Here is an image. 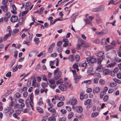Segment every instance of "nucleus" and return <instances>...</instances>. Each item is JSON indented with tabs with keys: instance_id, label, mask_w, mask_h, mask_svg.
Masks as SVG:
<instances>
[{
	"instance_id": "62",
	"label": "nucleus",
	"mask_w": 121,
	"mask_h": 121,
	"mask_svg": "<svg viewBox=\"0 0 121 121\" xmlns=\"http://www.w3.org/2000/svg\"><path fill=\"white\" fill-rule=\"evenodd\" d=\"M60 112L62 114H65L67 112L64 109L61 110Z\"/></svg>"
},
{
	"instance_id": "56",
	"label": "nucleus",
	"mask_w": 121,
	"mask_h": 121,
	"mask_svg": "<svg viewBox=\"0 0 121 121\" xmlns=\"http://www.w3.org/2000/svg\"><path fill=\"white\" fill-rule=\"evenodd\" d=\"M15 95L16 97L17 98H20L21 96V95L20 94L18 93H17L15 94Z\"/></svg>"
},
{
	"instance_id": "63",
	"label": "nucleus",
	"mask_w": 121,
	"mask_h": 121,
	"mask_svg": "<svg viewBox=\"0 0 121 121\" xmlns=\"http://www.w3.org/2000/svg\"><path fill=\"white\" fill-rule=\"evenodd\" d=\"M108 99V96L107 95L105 96L103 100L104 101H106Z\"/></svg>"
},
{
	"instance_id": "18",
	"label": "nucleus",
	"mask_w": 121,
	"mask_h": 121,
	"mask_svg": "<svg viewBox=\"0 0 121 121\" xmlns=\"http://www.w3.org/2000/svg\"><path fill=\"white\" fill-rule=\"evenodd\" d=\"M56 118L54 117L50 116L48 119V121H56Z\"/></svg>"
},
{
	"instance_id": "48",
	"label": "nucleus",
	"mask_w": 121,
	"mask_h": 121,
	"mask_svg": "<svg viewBox=\"0 0 121 121\" xmlns=\"http://www.w3.org/2000/svg\"><path fill=\"white\" fill-rule=\"evenodd\" d=\"M5 15L7 16L8 18H9L11 17V13L9 12H8L5 14Z\"/></svg>"
},
{
	"instance_id": "3",
	"label": "nucleus",
	"mask_w": 121,
	"mask_h": 121,
	"mask_svg": "<svg viewBox=\"0 0 121 121\" xmlns=\"http://www.w3.org/2000/svg\"><path fill=\"white\" fill-rule=\"evenodd\" d=\"M77 103L76 99L75 98H73L70 99L69 101L67 102V104L69 105L71 104L72 105H75Z\"/></svg>"
},
{
	"instance_id": "33",
	"label": "nucleus",
	"mask_w": 121,
	"mask_h": 121,
	"mask_svg": "<svg viewBox=\"0 0 121 121\" xmlns=\"http://www.w3.org/2000/svg\"><path fill=\"white\" fill-rule=\"evenodd\" d=\"M91 63H93L96 62L97 59L95 58H93L91 57Z\"/></svg>"
},
{
	"instance_id": "57",
	"label": "nucleus",
	"mask_w": 121,
	"mask_h": 121,
	"mask_svg": "<svg viewBox=\"0 0 121 121\" xmlns=\"http://www.w3.org/2000/svg\"><path fill=\"white\" fill-rule=\"evenodd\" d=\"M11 93V92H7L4 95H3L1 96V98H3L4 97H5L6 96H7L9 95V94L10 93Z\"/></svg>"
},
{
	"instance_id": "64",
	"label": "nucleus",
	"mask_w": 121,
	"mask_h": 121,
	"mask_svg": "<svg viewBox=\"0 0 121 121\" xmlns=\"http://www.w3.org/2000/svg\"><path fill=\"white\" fill-rule=\"evenodd\" d=\"M117 76L119 79H121V73H118L117 74Z\"/></svg>"
},
{
	"instance_id": "10",
	"label": "nucleus",
	"mask_w": 121,
	"mask_h": 121,
	"mask_svg": "<svg viewBox=\"0 0 121 121\" xmlns=\"http://www.w3.org/2000/svg\"><path fill=\"white\" fill-rule=\"evenodd\" d=\"M26 11H23L22 13V18L23 19H24L25 17V15L28 12V8H25Z\"/></svg>"
},
{
	"instance_id": "11",
	"label": "nucleus",
	"mask_w": 121,
	"mask_h": 121,
	"mask_svg": "<svg viewBox=\"0 0 121 121\" xmlns=\"http://www.w3.org/2000/svg\"><path fill=\"white\" fill-rule=\"evenodd\" d=\"M100 88L99 87H96L93 90V92L95 94V93H97L99 92L100 90Z\"/></svg>"
},
{
	"instance_id": "32",
	"label": "nucleus",
	"mask_w": 121,
	"mask_h": 121,
	"mask_svg": "<svg viewBox=\"0 0 121 121\" xmlns=\"http://www.w3.org/2000/svg\"><path fill=\"white\" fill-rule=\"evenodd\" d=\"M107 33V32H104L103 31H101L100 32H98L97 33V34L98 35H105Z\"/></svg>"
},
{
	"instance_id": "28",
	"label": "nucleus",
	"mask_w": 121,
	"mask_h": 121,
	"mask_svg": "<svg viewBox=\"0 0 121 121\" xmlns=\"http://www.w3.org/2000/svg\"><path fill=\"white\" fill-rule=\"evenodd\" d=\"M19 31L18 29H14L13 30V33H12L13 35H14L16 34Z\"/></svg>"
},
{
	"instance_id": "45",
	"label": "nucleus",
	"mask_w": 121,
	"mask_h": 121,
	"mask_svg": "<svg viewBox=\"0 0 121 121\" xmlns=\"http://www.w3.org/2000/svg\"><path fill=\"white\" fill-rule=\"evenodd\" d=\"M84 21L87 24H90L91 25V23L90 22V20L88 19H86L84 20Z\"/></svg>"
},
{
	"instance_id": "39",
	"label": "nucleus",
	"mask_w": 121,
	"mask_h": 121,
	"mask_svg": "<svg viewBox=\"0 0 121 121\" xmlns=\"http://www.w3.org/2000/svg\"><path fill=\"white\" fill-rule=\"evenodd\" d=\"M24 19L22 18H22H20L19 19L18 22L20 25H22V24L23 22V19Z\"/></svg>"
},
{
	"instance_id": "16",
	"label": "nucleus",
	"mask_w": 121,
	"mask_h": 121,
	"mask_svg": "<svg viewBox=\"0 0 121 121\" xmlns=\"http://www.w3.org/2000/svg\"><path fill=\"white\" fill-rule=\"evenodd\" d=\"M28 33L29 35L28 37L26 39V40L27 41H30L31 39L33 37V34H31L30 35L29 33Z\"/></svg>"
},
{
	"instance_id": "23",
	"label": "nucleus",
	"mask_w": 121,
	"mask_h": 121,
	"mask_svg": "<svg viewBox=\"0 0 121 121\" xmlns=\"http://www.w3.org/2000/svg\"><path fill=\"white\" fill-rule=\"evenodd\" d=\"M85 97H86V98L88 97V95L87 94H86L83 95V94H81L80 96V99L81 100H82L85 98Z\"/></svg>"
},
{
	"instance_id": "38",
	"label": "nucleus",
	"mask_w": 121,
	"mask_h": 121,
	"mask_svg": "<svg viewBox=\"0 0 121 121\" xmlns=\"http://www.w3.org/2000/svg\"><path fill=\"white\" fill-rule=\"evenodd\" d=\"M44 111L43 109L41 108L38 107V112L41 113H43Z\"/></svg>"
},
{
	"instance_id": "59",
	"label": "nucleus",
	"mask_w": 121,
	"mask_h": 121,
	"mask_svg": "<svg viewBox=\"0 0 121 121\" xmlns=\"http://www.w3.org/2000/svg\"><path fill=\"white\" fill-rule=\"evenodd\" d=\"M30 41L26 42L24 41L23 42V43L24 44H26L28 45H30Z\"/></svg>"
},
{
	"instance_id": "13",
	"label": "nucleus",
	"mask_w": 121,
	"mask_h": 121,
	"mask_svg": "<svg viewBox=\"0 0 121 121\" xmlns=\"http://www.w3.org/2000/svg\"><path fill=\"white\" fill-rule=\"evenodd\" d=\"M29 103L30 106L32 108V109L33 110H34V108H33V106L32 104H31L30 102L29 101V99H27L26 100V104L27 106L28 105V104Z\"/></svg>"
},
{
	"instance_id": "49",
	"label": "nucleus",
	"mask_w": 121,
	"mask_h": 121,
	"mask_svg": "<svg viewBox=\"0 0 121 121\" xmlns=\"http://www.w3.org/2000/svg\"><path fill=\"white\" fill-rule=\"evenodd\" d=\"M58 115V113H57L56 111H55V112H53L52 113V117H56Z\"/></svg>"
},
{
	"instance_id": "37",
	"label": "nucleus",
	"mask_w": 121,
	"mask_h": 121,
	"mask_svg": "<svg viewBox=\"0 0 121 121\" xmlns=\"http://www.w3.org/2000/svg\"><path fill=\"white\" fill-rule=\"evenodd\" d=\"M14 105V103L13 101H11L10 102L9 106L10 107L12 108L13 107Z\"/></svg>"
},
{
	"instance_id": "54",
	"label": "nucleus",
	"mask_w": 121,
	"mask_h": 121,
	"mask_svg": "<svg viewBox=\"0 0 121 121\" xmlns=\"http://www.w3.org/2000/svg\"><path fill=\"white\" fill-rule=\"evenodd\" d=\"M78 67V65L77 64H74L73 65L72 67L74 69L77 68Z\"/></svg>"
},
{
	"instance_id": "7",
	"label": "nucleus",
	"mask_w": 121,
	"mask_h": 121,
	"mask_svg": "<svg viewBox=\"0 0 121 121\" xmlns=\"http://www.w3.org/2000/svg\"><path fill=\"white\" fill-rule=\"evenodd\" d=\"M18 17L15 15H12L10 18L11 21L13 22H15L17 21L18 20Z\"/></svg>"
},
{
	"instance_id": "19",
	"label": "nucleus",
	"mask_w": 121,
	"mask_h": 121,
	"mask_svg": "<svg viewBox=\"0 0 121 121\" xmlns=\"http://www.w3.org/2000/svg\"><path fill=\"white\" fill-rule=\"evenodd\" d=\"M96 70L99 72H101L103 70L102 66L99 65L98 66L96 69Z\"/></svg>"
},
{
	"instance_id": "21",
	"label": "nucleus",
	"mask_w": 121,
	"mask_h": 121,
	"mask_svg": "<svg viewBox=\"0 0 121 121\" xmlns=\"http://www.w3.org/2000/svg\"><path fill=\"white\" fill-rule=\"evenodd\" d=\"M36 81L35 78H34L32 81V86L37 87L38 84L36 83Z\"/></svg>"
},
{
	"instance_id": "1",
	"label": "nucleus",
	"mask_w": 121,
	"mask_h": 121,
	"mask_svg": "<svg viewBox=\"0 0 121 121\" xmlns=\"http://www.w3.org/2000/svg\"><path fill=\"white\" fill-rule=\"evenodd\" d=\"M54 77L55 80H57L61 76L62 73L61 71H59V68H57L54 71Z\"/></svg>"
},
{
	"instance_id": "44",
	"label": "nucleus",
	"mask_w": 121,
	"mask_h": 121,
	"mask_svg": "<svg viewBox=\"0 0 121 121\" xmlns=\"http://www.w3.org/2000/svg\"><path fill=\"white\" fill-rule=\"evenodd\" d=\"M59 121H66V119L65 117H64L60 118L59 119Z\"/></svg>"
},
{
	"instance_id": "20",
	"label": "nucleus",
	"mask_w": 121,
	"mask_h": 121,
	"mask_svg": "<svg viewBox=\"0 0 121 121\" xmlns=\"http://www.w3.org/2000/svg\"><path fill=\"white\" fill-rule=\"evenodd\" d=\"M96 21L97 23H99L102 22L101 19L98 16H97L96 18Z\"/></svg>"
},
{
	"instance_id": "46",
	"label": "nucleus",
	"mask_w": 121,
	"mask_h": 121,
	"mask_svg": "<svg viewBox=\"0 0 121 121\" xmlns=\"http://www.w3.org/2000/svg\"><path fill=\"white\" fill-rule=\"evenodd\" d=\"M98 115V113L97 112H95L92 113V116L93 117H95L97 116Z\"/></svg>"
},
{
	"instance_id": "40",
	"label": "nucleus",
	"mask_w": 121,
	"mask_h": 121,
	"mask_svg": "<svg viewBox=\"0 0 121 121\" xmlns=\"http://www.w3.org/2000/svg\"><path fill=\"white\" fill-rule=\"evenodd\" d=\"M75 59L76 61L78 62L79 61L80 59V57L78 55H76L75 56Z\"/></svg>"
},
{
	"instance_id": "12",
	"label": "nucleus",
	"mask_w": 121,
	"mask_h": 121,
	"mask_svg": "<svg viewBox=\"0 0 121 121\" xmlns=\"http://www.w3.org/2000/svg\"><path fill=\"white\" fill-rule=\"evenodd\" d=\"M104 10V8H94L92 9V11L93 12H98Z\"/></svg>"
},
{
	"instance_id": "25",
	"label": "nucleus",
	"mask_w": 121,
	"mask_h": 121,
	"mask_svg": "<svg viewBox=\"0 0 121 121\" xmlns=\"http://www.w3.org/2000/svg\"><path fill=\"white\" fill-rule=\"evenodd\" d=\"M48 84L49 83L48 82L47 83L43 82L41 84V86L43 88H44L45 87L47 86V85H48Z\"/></svg>"
},
{
	"instance_id": "2",
	"label": "nucleus",
	"mask_w": 121,
	"mask_h": 121,
	"mask_svg": "<svg viewBox=\"0 0 121 121\" xmlns=\"http://www.w3.org/2000/svg\"><path fill=\"white\" fill-rule=\"evenodd\" d=\"M48 81L50 83V87L52 89H55L56 86L55 84V81L53 78L48 79Z\"/></svg>"
},
{
	"instance_id": "5",
	"label": "nucleus",
	"mask_w": 121,
	"mask_h": 121,
	"mask_svg": "<svg viewBox=\"0 0 121 121\" xmlns=\"http://www.w3.org/2000/svg\"><path fill=\"white\" fill-rule=\"evenodd\" d=\"M104 52L103 51L99 52H98L96 56L99 58H100L102 59H103L104 58Z\"/></svg>"
},
{
	"instance_id": "17",
	"label": "nucleus",
	"mask_w": 121,
	"mask_h": 121,
	"mask_svg": "<svg viewBox=\"0 0 121 121\" xmlns=\"http://www.w3.org/2000/svg\"><path fill=\"white\" fill-rule=\"evenodd\" d=\"M92 100L91 99H88L86 100L84 103V104L86 105L87 104H91L90 103L92 102Z\"/></svg>"
},
{
	"instance_id": "55",
	"label": "nucleus",
	"mask_w": 121,
	"mask_h": 121,
	"mask_svg": "<svg viewBox=\"0 0 121 121\" xmlns=\"http://www.w3.org/2000/svg\"><path fill=\"white\" fill-rule=\"evenodd\" d=\"M31 4V3L30 2L26 3L25 5L26 8H30Z\"/></svg>"
},
{
	"instance_id": "31",
	"label": "nucleus",
	"mask_w": 121,
	"mask_h": 121,
	"mask_svg": "<svg viewBox=\"0 0 121 121\" xmlns=\"http://www.w3.org/2000/svg\"><path fill=\"white\" fill-rule=\"evenodd\" d=\"M114 60L115 61L117 62H121V59L117 57H115L114 58Z\"/></svg>"
},
{
	"instance_id": "51",
	"label": "nucleus",
	"mask_w": 121,
	"mask_h": 121,
	"mask_svg": "<svg viewBox=\"0 0 121 121\" xmlns=\"http://www.w3.org/2000/svg\"><path fill=\"white\" fill-rule=\"evenodd\" d=\"M30 95V101L32 103H33V95L32 94H31Z\"/></svg>"
},
{
	"instance_id": "15",
	"label": "nucleus",
	"mask_w": 121,
	"mask_h": 121,
	"mask_svg": "<svg viewBox=\"0 0 121 121\" xmlns=\"http://www.w3.org/2000/svg\"><path fill=\"white\" fill-rule=\"evenodd\" d=\"M116 64V63L115 62L111 63L107 65V67L110 68L112 67L115 66Z\"/></svg>"
},
{
	"instance_id": "26",
	"label": "nucleus",
	"mask_w": 121,
	"mask_h": 121,
	"mask_svg": "<svg viewBox=\"0 0 121 121\" xmlns=\"http://www.w3.org/2000/svg\"><path fill=\"white\" fill-rule=\"evenodd\" d=\"M103 73L104 74V75L108 74L110 73V71L108 69H105Z\"/></svg>"
},
{
	"instance_id": "47",
	"label": "nucleus",
	"mask_w": 121,
	"mask_h": 121,
	"mask_svg": "<svg viewBox=\"0 0 121 121\" xmlns=\"http://www.w3.org/2000/svg\"><path fill=\"white\" fill-rule=\"evenodd\" d=\"M117 84L116 83H111L110 84V86L111 87H114Z\"/></svg>"
},
{
	"instance_id": "30",
	"label": "nucleus",
	"mask_w": 121,
	"mask_h": 121,
	"mask_svg": "<svg viewBox=\"0 0 121 121\" xmlns=\"http://www.w3.org/2000/svg\"><path fill=\"white\" fill-rule=\"evenodd\" d=\"M74 114L73 112H70L68 115V117L69 119H70L73 116Z\"/></svg>"
},
{
	"instance_id": "29",
	"label": "nucleus",
	"mask_w": 121,
	"mask_h": 121,
	"mask_svg": "<svg viewBox=\"0 0 121 121\" xmlns=\"http://www.w3.org/2000/svg\"><path fill=\"white\" fill-rule=\"evenodd\" d=\"M79 65L80 66H81L82 67H84V68L86 69V67L87 66V63L86 62L82 64L81 65L80 64H79Z\"/></svg>"
},
{
	"instance_id": "43",
	"label": "nucleus",
	"mask_w": 121,
	"mask_h": 121,
	"mask_svg": "<svg viewBox=\"0 0 121 121\" xmlns=\"http://www.w3.org/2000/svg\"><path fill=\"white\" fill-rule=\"evenodd\" d=\"M43 102L42 100V98H40L38 102V104L41 105L43 104Z\"/></svg>"
},
{
	"instance_id": "22",
	"label": "nucleus",
	"mask_w": 121,
	"mask_h": 121,
	"mask_svg": "<svg viewBox=\"0 0 121 121\" xmlns=\"http://www.w3.org/2000/svg\"><path fill=\"white\" fill-rule=\"evenodd\" d=\"M48 110L49 112H51L52 113L53 112H55V111H56V109L53 108H48Z\"/></svg>"
},
{
	"instance_id": "60",
	"label": "nucleus",
	"mask_w": 121,
	"mask_h": 121,
	"mask_svg": "<svg viewBox=\"0 0 121 121\" xmlns=\"http://www.w3.org/2000/svg\"><path fill=\"white\" fill-rule=\"evenodd\" d=\"M103 60L100 58L99 59V58L97 59V63L99 65H100V64L101 63Z\"/></svg>"
},
{
	"instance_id": "9",
	"label": "nucleus",
	"mask_w": 121,
	"mask_h": 121,
	"mask_svg": "<svg viewBox=\"0 0 121 121\" xmlns=\"http://www.w3.org/2000/svg\"><path fill=\"white\" fill-rule=\"evenodd\" d=\"M55 45L54 43H53L49 46L48 49L49 52L51 53L52 52V49L54 46Z\"/></svg>"
},
{
	"instance_id": "35",
	"label": "nucleus",
	"mask_w": 121,
	"mask_h": 121,
	"mask_svg": "<svg viewBox=\"0 0 121 121\" xmlns=\"http://www.w3.org/2000/svg\"><path fill=\"white\" fill-rule=\"evenodd\" d=\"M16 10L17 8H13V10H11V12L12 13L16 14H17Z\"/></svg>"
},
{
	"instance_id": "8",
	"label": "nucleus",
	"mask_w": 121,
	"mask_h": 121,
	"mask_svg": "<svg viewBox=\"0 0 121 121\" xmlns=\"http://www.w3.org/2000/svg\"><path fill=\"white\" fill-rule=\"evenodd\" d=\"M82 76H78V75H74V79L75 81V83H77L79 79L81 78Z\"/></svg>"
},
{
	"instance_id": "34",
	"label": "nucleus",
	"mask_w": 121,
	"mask_h": 121,
	"mask_svg": "<svg viewBox=\"0 0 121 121\" xmlns=\"http://www.w3.org/2000/svg\"><path fill=\"white\" fill-rule=\"evenodd\" d=\"M91 57L87 58L86 59V62L87 63H89L90 62L91 63Z\"/></svg>"
},
{
	"instance_id": "4",
	"label": "nucleus",
	"mask_w": 121,
	"mask_h": 121,
	"mask_svg": "<svg viewBox=\"0 0 121 121\" xmlns=\"http://www.w3.org/2000/svg\"><path fill=\"white\" fill-rule=\"evenodd\" d=\"M10 27L9 26L8 28L7 31L9 32V33L3 37V39L4 41L6 40L9 37H10L11 35V33L12 31L10 30Z\"/></svg>"
},
{
	"instance_id": "36",
	"label": "nucleus",
	"mask_w": 121,
	"mask_h": 121,
	"mask_svg": "<svg viewBox=\"0 0 121 121\" xmlns=\"http://www.w3.org/2000/svg\"><path fill=\"white\" fill-rule=\"evenodd\" d=\"M63 102L62 101H60L57 104V106L58 107H60L62 106L63 105Z\"/></svg>"
},
{
	"instance_id": "53",
	"label": "nucleus",
	"mask_w": 121,
	"mask_h": 121,
	"mask_svg": "<svg viewBox=\"0 0 121 121\" xmlns=\"http://www.w3.org/2000/svg\"><path fill=\"white\" fill-rule=\"evenodd\" d=\"M28 95V92L27 91H25L23 93V96L25 98H26V97Z\"/></svg>"
},
{
	"instance_id": "27",
	"label": "nucleus",
	"mask_w": 121,
	"mask_h": 121,
	"mask_svg": "<svg viewBox=\"0 0 121 121\" xmlns=\"http://www.w3.org/2000/svg\"><path fill=\"white\" fill-rule=\"evenodd\" d=\"M68 59L71 62L73 61L74 60V59L73 55H70L68 57Z\"/></svg>"
},
{
	"instance_id": "41",
	"label": "nucleus",
	"mask_w": 121,
	"mask_h": 121,
	"mask_svg": "<svg viewBox=\"0 0 121 121\" xmlns=\"http://www.w3.org/2000/svg\"><path fill=\"white\" fill-rule=\"evenodd\" d=\"M112 47L111 45H108L106 46L105 47V50L107 51L109 50V49H111Z\"/></svg>"
},
{
	"instance_id": "50",
	"label": "nucleus",
	"mask_w": 121,
	"mask_h": 121,
	"mask_svg": "<svg viewBox=\"0 0 121 121\" xmlns=\"http://www.w3.org/2000/svg\"><path fill=\"white\" fill-rule=\"evenodd\" d=\"M63 82L62 80L61 79H60L59 80L56 81V84H59L60 83H62Z\"/></svg>"
},
{
	"instance_id": "24",
	"label": "nucleus",
	"mask_w": 121,
	"mask_h": 121,
	"mask_svg": "<svg viewBox=\"0 0 121 121\" xmlns=\"http://www.w3.org/2000/svg\"><path fill=\"white\" fill-rule=\"evenodd\" d=\"M91 82V80H88L86 81H84L83 82H82V84L83 83L86 84V85H88L90 84Z\"/></svg>"
},
{
	"instance_id": "14",
	"label": "nucleus",
	"mask_w": 121,
	"mask_h": 121,
	"mask_svg": "<svg viewBox=\"0 0 121 121\" xmlns=\"http://www.w3.org/2000/svg\"><path fill=\"white\" fill-rule=\"evenodd\" d=\"M77 111L78 113H81L83 111L82 108L81 106L78 107L76 108Z\"/></svg>"
},
{
	"instance_id": "6",
	"label": "nucleus",
	"mask_w": 121,
	"mask_h": 121,
	"mask_svg": "<svg viewBox=\"0 0 121 121\" xmlns=\"http://www.w3.org/2000/svg\"><path fill=\"white\" fill-rule=\"evenodd\" d=\"M59 88L61 91H65L67 88L65 85L61 84L59 86Z\"/></svg>"
},
{
	"instance_id": "42",
	"label": "nucleus",
	"mask_w": 121,
	"mask_h": 121,
	"mask_svg": "<svg viewBox=\"0 0 121 121\" xmlns=\"http://www.w3.org/2000/svg\"><path fill=\"white\" fill-rule=\"evenodd\" d=\"M93 68L91 67L88 69L87 72L88 73H91L93 70Z\"/></svg>"
},
{
	"instance_id": "58",
	"label": "nucleus",
	"mask_w": 121,
	"mask_h": 121,
	"mask_svg": "<svg viewBox=\"0 0 121 121\" xmlns=\"http://www.w3.org/2000/svg\"><path fill=\"white\" fill-rule=\"evenodd\" d=\"M108 89V88L106 86L104 88V91H103V92L104 93V94H105L106 92L107 91Z\"/></svg>"
},
{
	"instance_id": "61",
	"label": "nucleus",
	"mask_w": 121,
	"mask_h": 121,
	"mask_svg": "<svg viewBox=\"0 0 121 121\" xmlns=\"http://www.w3.org/2000/svg\"><path fill=\"white\" fill-rule=\"evenodd\" d=\"M55 60H54V61H51L49 62V65L51 66L52 65H54L55 64Z\"/></svg>"
},
{
	"instance_id": "52",
	"label": "nucleus",
	"mask_w": 121,
	"mask_h": 121,
	"mask_svg": "<svg viewBox=\"0 0 121 121\" xmlns=\"http://www.w3.org/2000/svg\"><path fill=\"white\" fill-rule=\"evenodd\" d=\"M6 76L8 77H10L11 76V72L10 71L9 72L6 74Z\"/></svg>"
}]
</instances>
